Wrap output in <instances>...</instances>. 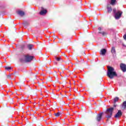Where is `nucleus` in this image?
<instances>
[{"mask_svg": "<svg viewBox=\"0 0 126 126\" xmlns=\"http://www.w3.org/2000/svg\"><path fill=\"white\" fill-rule=\"evenodd\" d=\"M106 111H105L106 118L107 119V121H109L110 119H111V107H109L107 108L106 107Z\"/></svg>", "mask_w": 126, "mask_h": 126, "instance_id": "1", "label": "nucleus"}, {"mask_svg": "<svg viewBox=\"0 0 126 126\" xmlns=\"http://www.w3.org/2000/svg\"><path fill=\"white\" fill-rule=\"evenodd\" d=\"M24 58L26 60V63H30L32 61H33L34 56H31L29 55H24Z\"/></svg>", "mask_w": 126, "mask_h": 126, "instance_id": "2", "label": "nucleus"}, {"mask_svg": "<svg viewBox=\"0 0 126 126\" xmlns=\"http://www.w3.org/2000/svg\"><path fill=\"white\" fill-rule=\"evenodd\" d=\"M118 74L115 71V69L112 67H111V79H112L114 77H117Z\"/></svg>", "mask_w": 126, "mask_h": 126, "instance_id": "3", "label": "nucleus"}, {"mask_svg": "<svg viewBox=\"0 0 126 126\" xmlns=\"http://www.w3.org/2000/svg\"><path fill=\"white\" fill-rule=\"evenodd\" d=\"M123 14V12L121 11H118L114 15L115 19H120Z\"/></svg>", "mask_w": 126, "mask_h": 126, "instance_id": "4", "label": "nucleus"}, {"mask_svg": "<svg viewBox=\"0 0 126 126\" xmlns=\"http://www.w3.org/2000/svg\"><path fill=\"white\" fill-rule=\"evenodd\" d=\"M122 116H123V112H122V110H118L114 117L116 118V119H119V118H121Z\"/></svg>", "mask_w": 126, "mask_h": 126, "instance_id": "5", "label": "nucleus"}, {"mask_svg": "<svg viewBox=\"0 0 126 126\" xmlns=\"http://www.w3.org/2000/svg\"><path fill=\"white\" fill-rule=\"evenodd\" d=\"M106 8L108 13H111V0H108V3L107 4Z\"/></svg>", "mask_w": 126, "mask_h": 126, "instance_id": "6", "label": "nucleus"}, {"mask_svg": "<svg viewBox=\"0 0 126 126\" xmlns=\"http://www.w3.org/2000/svg\"><path fill=\"white\" fill-rule=\"evenodd\" d=\"M120 68L123 72H126V65L125 63L120 64Z\"/></svg>", "mask_w": 126, "mask_h": 126, "instance_id": "7", "label": "nucleus"}, {"mask_svg": "<svg viewBox=\"0 0 126 126\" xmlns=\"http://www.w3.org/2000/svg\"><path fill=\"white\" fill-rule=\"evenodd\" d=\"M98 34H101V35H102V36H106L107 35V32H104V31H102V28L99 27L98 28Z\"/></svg>", "mask_w": 126, "mask_h": 126, "instance_id": "8", "label": "nucleus"}, {"mask_svg": "<svg viewBox=\"0 0 126 126\" xmlns=\"http://www.w3.org/2000/svg\"><path fill=\"white\" fill-rule=\"evenodd\" d=\"M103 112H101L100 113L97 114L96 116V121L97 122H100L101 120L102 119V116H103Z\"/></svg>", "mask_w": 126, "mask_h": 126, "instance_id": "9", "label": "nucleus"}, {"mask_svg": "<svg viewBox=\"0 0 126 126\" xmlns=\"http://www.w3.org/2000/svg\"><path fill=\"white\" fill-rule=\"evenodd\" d=\"M17 14L21 16V17H23L25 15V12L23 11L19 10L17 12Z\"/></svg>", "mask_w": 126, "mask_h": 126, "instance_id": "10", "label": "nucleus"}, {"mask_svg": "<svg viewBox=\"0 0 126 126\" xmlns=\"http://www.w3.org/2000/svg\"><path fill=\"white\" fill-rule=\"evenodd\" d=\"M107 76L111 78V67L110 66H107Z\"/></svg>", "mask_w": 126, "mask_h": 126, "instance_id": "11", "label": "nucleus"}, {"mask_svg": "<svg viewBox=\"0 0 126 126\" xmlns=\"http://www.w3.org/2000/svg\"><path fill=\"white\" fill-rule=\"evenodd\" d=\"M107 53V50L106 49H102L100 51V54L102 56H105Z\"/></svg>", "mask_w": 126, "mask_h": 126, "instance_id": "12", "label": "nucleus"}, {"mask_svg": "<svg viewBox=\"0 0 126 126\" xmlns=\"http://www.w3.org/2000/svg\"><path fill=\"white\" fill-rule=\"evenodd\" d=\"M111 53L113 55V58H115L116 57V48L114 47H113L111 49Z\"/></svg>", "mask_w": 126, "mask_h": 126, "instance_id": "13", "label": "nucleus"}, {"mask_svg": "<svg viewBox=\"0 0 126 126\" xmlns=\"http://www.w3.org/2000/svg\"><path fill=\"white\" fill-rule=\"evenodd\" d=\"M117 3H118L117 0H111V5L112 6H115Z\"/></svg>", "mask_w": 126, "mask_h": 126, "instance_id": "14", "label": "nucleus"}, {"mask_svg": "<svg viewBox=\"0 0 126 126\" xmlns=\"http://www.w3.org/2000/svg\"><path fill=\"white\" fill-rule=\"evenodd\" d=\"M20 63H26V59H25L24 56V58L20 59Z\"/></svg>", "mask_w": 126, "mask_h": 126, "instance_id": "15", "label": "nucleus"}, {"mask_svg": "<svg viewBox=\"0 0 126 126\" xmlns=\"http://www.w3.org/2000/svg\"><path fill=\"white\" fill-rule=\"evenodd\" d=\"M47 13V10L43 9L40 12V15H44V14H46Z\"/></svg>", "mask_w": 126, "mask_h": 126, "instance_id": "16", "label": "nucleus"}, {"mask_svg": "<svg viewBox=\"0 0 126 126\" xmlns=\"http://www.w3.org/2000/svg\"><path fill=\"white\" fill-rule=\"evenodd\" d=\"M122 107L124 108V109H126V101L123 102Z\"/></svg>", "mask_w": 126, "mask_h": 126, "instance_id": "17", "label": "nucleus"}, {"mask_svg": "<svg viewBox=\"0 0 126 126\" xmlns=\"http://www.w3.org/2000/svg\"><path fill=\"white\" fill-rule=\"evenodd\" d=\"M55 60H56V61H57V62H60V61H62V58L61 57H55Z\"/></svg>", "mask_w": 126, "mask_h": 126, "instance_id": "18", "label": "nucleus"}, {"mask_svg": "<svg viewBox=\"0 0 126 126\" xmlns=\"http://www.w3.org/2000/svg\"><path fill=\"white\" fill-rule=\"evenodd\" d=\"M11 75H13V73L7 75V78H8V79H11Z\"/></svg>", "mask_w": 126, "mask_h": 126, "instance_id": "19", "label": "nucleus"}, {"mask_svg": "<svg viewBox=\"0 0 126 126\" xmlns=\"http://www.w3.org/2000/svg\"><path fill=\"white\" fill-rule=\"evenodd\" d=\"M61 115H62V113H61L60 112H58V113L55 114V117H60V116H61Z\"/></svg>", "mask_w": 126, "mask_h": 126, "instance_id": "20", "label": "nucleus"}, {"mask_svg": "<svg viewBox=\"0 0 126 126\" xmlns=\"http://www.w3.org/2000/svg\"><path fill=\"white\" fill-rule=\"evenodd\" d=\"M33 47V45L30 44L28 46V48L29 50H32V47Z\"/></svg>", "mask_w": 126, "mask_h": 126, "instance_id": "21", "label": "nucleus"}, {"mask_svg": "<svg viewBox=\"0 0 126 126\" xmlns=\"http://www.w3.org/2000/svg\"><path fill=\"white\" fill-rule=\"evenodd\" d=\"M118 101H119V97H115V98L114 99V103H115L116 102H118Z\"/></svg>", "mask_w": 126, "mask_h": 126, "instance_id": "22", "label": "nucleus"}, {"mask_svg": "<svg viewBox=\"0 0 126 126\" xmlns=\"http://www.w3.org/2000/svg\"><path fill=\"white\" fill-rule=\"evenodd\" d=\"M111 19L110 17L107 18L106 19V22L107 23H110V20Z\"/></svg>", "mask_w": 126, "mask_h": 126, "instance_id": "23", "label": "nucleus"}, {"mask_svg": "<svg viewBox=\"0 0 126 126\" xmlns=\"http://www.w3.org/2000/svg\"><path fill=\"white\" fill-rule=\"evenodd\" d=\"M5 69H6V70H9V69H11V67H5Z\"/></svg>", "mask_w": 126, "mask_h": 126, "instance_id": "24", "label": "nucleus"}, {"mask_svg": "<svg viewBox=\"0 0 126 126\" xmlns=\"http://www.w3.org/2000/svg\"><path fill=\"white\" fill-rule=\"evenodd\" d=\"M116 11H117V10L116 9V8H114L113 9V12L115 14H116V13H117Z\"/></svg>", "mask_w": 126, "mask_h": 126, "instance_id": "25", "label": "nucleus"}, {"mask_svg": "<svg viewBox=\"0 0 126 126\" xmlns=\"http://www.w3.org/2000/svg\"><path fill=\"white\" fill-rule=\"evenodd\" d=\"M32 121H33V122L34 123H35V122H36V117L33 116V119L32 120Z\"/></svg>", "mask_w": 126, "mask_h": 126, "instance_id": "26", "label": "nucleus"}, {"mask_svg": "<svg viewBox=\"0 0 126 126\" xmlns=\"http://www.w3.org/2000/svg\"><path fill=\"white\" fill-rule=\"evenodd\" d=\"M80 54L81 55H83V56H84V55H85V52L84 51H83V52H81Z\"/></svg>", "mask_w": 126, "mask_h": 126, "instance_id": "27", "label": "nucleus"}, {"mask_svg": "<svg viewBox=\"0 0 126 126\" xmlns=\"http://www.w3.org/2000/svg\"><path fill=\"white\" fill-rule=\"evenodd\" d=\"M24 26H26V25H28V23H27V22H25L24 24Z\"/></svg>", "mask_w": 126, "mask_h": 126, "instance_id": "28", "label": "nucleus"}, {"mask_svg": "<svg viewBox=\"0 0 126 126\" xmlns=\"http://www.w3.org/2000/svg\"><path fill=\"white\" fill-rule=\"evenodd\" d=\"M113 110H114V108L111 107V115H112V112H113Z\"/></svg>", "mask_w": 126, "mask_h": 126, "instance_id": "29", "label": "nucleus"}, {"mask_svg": "<svg viewBox=\"0 0 126 126\" xmlns=\"http://www.w3.org/2000/svg\"><path fill=\"white\" fill-rule=\"evenodd\" d=\"M48 81H52V78L51 77L49 78Z\"/></svg>", "mask_w": 126, "mask_h": 126, "instance_id": "30", "label": "nucleus"}, {"mask_svg": "<svg viewBox=\"0 0 126 126\" xmlns=\"http://www.w3.org/2000/svg\"><path fill=\"white\" fill-rule=\"evenodd\" d=\"M39 86H43V83L39 84Z\"/></svg>", "mask_w": 126, "mask_h": 126, "instance_id": "31", "label": "nucleus"}, {"mask_svg": "<svg viewBox=\"0 0 126 126\" xmlns=\"http://www.w3.org/2000/svg\"><path fill=\"white\" fill-rule=\"evenodd\" d=\"M114 107H117V104H115L114 103Z\"/></svg>", "mask_w": 126, "mask_h": 126, "instance_id": "32", "label": "nucleus"}, {"mask_svg": "<svg viewBox=\"0 0 126 126\" xmlns=\"http://www.w3.org/2000/svg\"><path fill=\"white\" fill-rule=\"evenodd\" d=\"M63 83H64V84H66V82L64 81V82H63Z\"/></svg>", "mask_w": 126, "mask_h": 126, "instance_id": "33", "label": "nucleus"}, {"mask_svg": "<svg viewBox=\"0 0 126 126\" xmlns=\"http://www.w3.org/2000/svg\"><path fill=\"white\" fill-rule=\"evenodd\" d=\"M65 57H67L66 55H65Z\"/></svg>", "mask_w": 126, "mask_h": 126, "instance_id": "34", "label": "nucleus"}, {"mask_svg": "<svg viewBox=\"0 0 126 126\" xmlns=\"http://www.w3.org/2000/svg\"><path fill=\"white\" fill-rule=\"evenodd\" d=\"M111 11H112V8L111 9Z\"/></svg>", "mask_w": 126, "mask_h": 126, "instance_id": "35", "label": "nucleus"}, {"mask_svg": "<svg viewBox=\"0 0 126 126\" xmlns=\"http://www.w3.org/2000/svg\"><path fill=\"white\" fill-rule=\"evenodd\" d=\"M63 103L64 104V102L63 101Z\"/></svg>", "mask_w": 126, "mask_h": 126, "instance_id": "36", "label": "nucleus"}, {"mask_svg": "<svg viewBox=\"0 0 126 126\" xmlns=\"http://www.w3.org/2000/svg\"><path fill=\"white\" fill-rule=\"evenodd\" d=\"M44 88H46V87H44Z\"/></svg>", "mask_w": 126, "mask_h": 126, "instance_id": "37", "label": "nucleus"}, {"mask_svg": "<svg viewBox=\"0 0 126 126\" xmlns=\"http://www.w3.org/2000/svg\"><path fill=\"white\" fill-rule=\"evenodd\" d=\"M12 23H13V21H12Z\"/></svg>", "mask_w": 126, "mask_h": 126, "instance_id": "38", "label": "nucleus"}]
</instances>
